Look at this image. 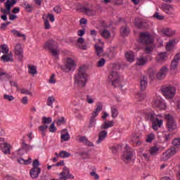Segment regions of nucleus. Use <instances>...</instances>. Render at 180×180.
<instances>
[{"mask_svg": "<svg viewBox=\"0 0 180 180\" xmlns=\"http://www.w3.org/2000/svg\"><path fill=\"white\" fill-rule=\"evenodd\" d=\"M141 114L145 117L146 120L152 122V127L153 130H158V128L162 126L164 120L158 118L154 112H151V110H141Z\"/></svg>", "mask_w": 180, "mask_h": 180, "instance_id": "1", "label": "nucleus"}, {"mask_svg": "<svg viewBox=\"0 0 180 180\" xmlns=\"http://www.w3.org/2000/svg\"><path fill=\"white\" fill-rule=\"evenodd\" d=\"M88 81V74H86V68L85 66H80L77 73L75 75V82L81 88H84L86 85Z\"/></svg>", "mask_w": 180, "mask_h": 180, "instance_id": "2", "label": "nucleus"}, {"mask_svg": "<svg viewBox=\"0 0 180 180\" xmlns=\"http://www.w3.org/2000/svg\"><path fill=\"white\" fill-rule=\"evenodd\" d=\"M140 41L143 44H146L145 52L150 54L154 50V44H153V37L148 32H142L140 34Z\"/></svg>", "mask_w": 180, "mask_h": 180, "instance_id": "3", "label": "nucleus"}, {"mask_svg": "<svg viewBox=\"0 0 180 180\" xmlns=\"http://www.w3.org/2000/svg\"><path fill=\"white\" fill-rule=\"evenodd\" d=\"M58 47V44L53 39H49L44 44V49L49 50L53 57H57V56H58L59 51Z\"/></svg>", "mask_w": 180, "mask_h": 180, "instance_id": "4", "label": "nucleus"}, {"mask_svg": "<svg viewBox=\"0 0 180 180\" xmlns=\"http://www.w3.org/2000/svg\"><path fill=\"white\" fill-rule=\"evenodd\" d=\"M161 91L166 99H172L175 96L176 89L172 85H165L161 87Z\"/></svg>", "mask_w": 180, "mask_h": 180, "instance_id": "5", "label": "nucleus"}, {"mask_svg": "<svg viewBox=\"0 0 180 180\" xmlns=\"http://www.w3.org/2000/svg\"><path fill=\"white\" fill-rule=\"evenodd\" d=\"M75 68H77V63L71 58H68L64 66L62 67V70L64 72H70V71H74Z\"/></svg>", "mask_w": 180, "mask_h": 180, "instance_id": "6", "label": "nucleus"}, {"mask_svg": "<svg viewBox=\"0 0 180 180\" xmlns=\"http://www.w3.org/2000/svg\"><path fill=\"white\" fill-rule=\"evenodd\" d=\"M108 80L112 83V86H115V88H117L120 86L121 82H120V77L119 76V73L113 70L112 71L109 76H108Z\"/></svg>", "mask_w": 180, "mask_h": 180, "instance_id": "7", "label": "nucleus"}, {"mask_svg": "<svg viewBox=\"0 0 180 180\" xmlns=\"http://www.w3.org/2000/svg\"><path fill=\"white\" fill-rule=\"evenodd\" d=\"M165 119L167 120L166 127L168 129V131H174L177 127L176 122L171 115L167 114L165 115Z\"/></svg>", "mask_w": 180, "mask_h": 180, "instance_id": "8", "label": "nucleus"}, {"mask_svg": "<svg viewBox=\"0 0 180 180\" xmlns=\"http://www.w3.org/2000/svg\"><path fill=\"white\" fill-rule=\"evenodd\" d=\"M134 155V151L131 150V148H130V146H127L126 150L122 155V160L124 162H125L126 164L130 162L131 160H133Z\"/></svg>", "mask_w": 180, "mask_h": 180, "instance_id": "9", "label": "nucleus"}, {"mask_svg": "<svg viewBox=\"0 0 180 180\" xmlns=\"http://www.w3.org/2000/svg\"><path fill=\"white\" fill-rule=\"evenodd\" d=\"M175 154H176V150L174 147L171 148L162 154L161 160L168 161V160H169L172 155H175Z\"/></svg>", "mask_w": 180, "mask_h": 180, "instance_id": "10", "label": "nucleus"}, {"mask_svg": "<svg viewBox=\"0 0 180 180\" xmlns=\"http://www.w3.org/2000/svg\"><path fill=\"white\" fill-rule=\"evenodd\" d=\"M152 105L154 108H159L160 109H165V103L162 101L161 97L154 98Z\"/></svg>", "mask_w": 180, "mask_h": 180, "instance_id": "11", "label": "nucleus"}, {"mask_svg": "<svg viewBox=\"0 0 180 180\" xmlns=\"http://www.w3.org/2000/svg\"><path fill=\"white\" fill-rule=\"evenodd\" d=\"M81 11L87 16H95L96 15V11L94 8H89L88 6H83L81 7Z\"/></svg>", "mask_w": 180, "mask_h": 180, "instance_id": "12", "label": "nucleus"}, {"mask_svg": "<svg viewBox=\"0 0 180 180\" xmlns=\"http://www.w3.org/2000/svg\"><path fill=\"white\" fill-rule=\"evenodd\" d=\"M168 68H167L166 66L162 67L157 74L158 79H164V78H165V77L167 76V74H168Z\"/></svg>", "mask_w": 180, "mask_h": 180, "instance_id": "13", "label": "nucleus"}, {"mask_svg": "<svg viewBox=\"0 0 180 180\" xmlns=\"http://www.w3.org/2000/svg\"><path fill=\"white\" fill-rule=\"evenodd\" d=\"M14 53L18 56L19 60L23 58V49H22V45L20 44H17L15 46Z\"/></svg>", "mask_w": 180, "mask_h": 180, "instance_id": "14", "label": "nucleus"}, {"mask_svg": "<svg viewBox=\"0 0 180 180\" xmlns=\"http://www.w3.org/2000/svg\"><path fill=\"white\" fill-rule=\"evenodd\" d=\"M167 58H168V53H167V52H161L157 55L156 61L158 63H165Z\"/></svg>", "mask_w": 180, "mask_h": 180, "instance_id": "15", "label": "nucleus"}, {"mask_svg": "<svg viewBox=\"0 0 180 180\" xmlns=\"http://www.w3.org/2000/svg\"><path fill=\"white\" fill-rule=\"evenodd\" d=\"M40 172H41V169L33 167L32 169H30V174L31 178H32V179H34L36 178H39Z\"/></svg>", "mask_w": 180, "mask_h": 180, "instance_id": "16", "label": "nucleus"}, {"mask_svg": "<svg viewBox=\"0 0 180 180\" xmlns=\"http://www.w3.org/2000/svg\"><path fill=\"white\" fill-rule=\"evenodd\" d=\"M108 136V131L103 130L98 134V139L96 141V144H101L102 141H105V139Z\"/></svg>", "mask_w": 180, "mask_h": 180, "instance_id": "17", "label": "nucleus"}, {"mask_svg": "<svg viewBox=\"0 0 180 180\" xmlns=\"http://www.w3.org/2000/svg\"><path fill=\"white\" fill-rule=\"evenodd\" d=\"M0 150L4 154H11V145L9 143H1L0 145Z\"/></svg>", "mask_w": 180, "mask_h": 180, "instance_id": "18", "label": "nucleus"}, {"mask_svg": "<svg viewBox=\"0 0 180 180\" xmlns=\"http://www.w3.org/2000/svg\"><path fill=\"white\" fill-rule=\"evenodd\" d=\"M106 53L108 58H113L117 54V50L115 47H110L108 49Z\"/></svg>", "mask_w": 180, "mask_h": 180, "instance_id": "19", "label": "nucleus"}, {"mask_svg": "<svg viewBox=\"0 0 180 180\" xmlns=\"http://www.w3.org/2000/svg\"><path fill=\"white\" fill-rule=\"evenodd\" d=\"M148 84V80L147 79V77L142 76L140 79L141 90L145 91L146 88H147Z\"/></svg>", "mask_w": 180, "mask_h": 180, "instance_id": "20", "label": "nucleus"}, {"mask_svg": "<svg viewBox=\"0 0 180 180\" xmlns=\"http://www.w3.org/2000/svg\"><path fill=\"white\" fill-rule=\"evenodd\" d=\"M148 58L146 56L142 55L139 56L136 60L137 65H145L146 63L148 61Z\"/></svg>", "mask_w": 180, "mask_h": 180, "instance_id": "21", "label": "nucleus"}, {"mask_svg": "<svg viewBox=\"0 0 180 180\" xmlns=\"http://www.w3.org/2000/svg\"><path fill=\"white\" fill-rule=\"evenodd\" d=\"M120 34L122 37H126L129 36V34H130V28L129 27V26L125 25L122 27L120 29Z\"/></svg>", "mask_w": 180, "mask_h": 180, "instance_id": "22", "label": "nucleus"}, {"mask_svg": "<svg viewBox=\"0 0 180 180\" xmlns=\"http://www.w3.org/2000/svg\"><path fill=\"white\" fill-rule=\"evenodd\" d=\"M12 58H13L12 52L6 53L1 57V60H2L4 63H9V61L12 62L13 61Z\"/></svg>", "mask_w": 180, "mask_h": 180, "instance_id": "23", "label": "nucleus"}, {"mask_svg": "<svg viewBox=\"0 0 180 180\" xmlns=\"http://www.w3.org/2000/svg\"><path fill=\"white\" fill-rule=\"evenodd\" d=\"M79 141H80V143H83L84 144H85V146H88V147H94V145L92 142L89 141L88 140V139H86V136H79Z\"/></svg>", "mask_w": 180, "mask_h": 180, "instance_id": "24", "label": "nucleus"}, {"mask_svg": "<svg viewBox=\"0 0 180 180\" xmlns=\"http://www.w3.org/2000/svg\"><path fill=\"white\" fill-rule=\"evenodd\" d=\"M162 9L165 13H167V15H172V13H174V8H172V6L169 4H164L162 6Z\"/></svg>", "mask_w": 180, "mask_h": 180, "instance_id": "25", "label": "nucleus"}, {"mask_svg": "<svg viewBox=\"0 0 180 180\" xmlns=\"http://www.w3.org/2000/svg\"><path fill=\"white\" fill-rule=\"evenodd\" d=\"M17 2L18 0H7L5 3V8H7V11H8V12H11L12 6H13V5H16Z\"/></svg>", "mask_w": 180, "mask_h": 180, "instance_id": "26", "label": "nucleus"}, {"mask_svg": "<svg viewBox=\"0 0 180 180\" xmlns=\"http://www.w3.org/2000/svg\"><path fill=\"white\" fill-rule=\"evenodd\" d=\"M100 34L104 39H110V37H112V34H110V32H109V30H108L107 29L101 30L100 31Z\"/></svg>", "mask_w": 180, "mask_h": 180, "instance_id": "27", "label": "nucleus"}, {"mask_svg": "<svg viewBox=\"0 0 180 180\" xmlns=\"http://www.w3.org/2000/svg\"><path fill=\"white\" fill-rule=\"evenodd\" d=\"M125 57L129 63H133L134 61V53L131 51H127L125 53Z\"/></svg>", "mask_w": 180, "mask_h": 180, "instance_id": "28", "label": "nucleus"}, {"mask_svg": "<svg viewBox=\"0 0 180 180\" xmlns=\"http://www.w3.org/2000/svg\"><path fill=\"white\" fill-rule=\"evenodd\" d=\"M162 32L165 36H167L168 37H172V36H174V34H175V31L169 28H165L162 30Z\"/></svg>", "mask_w": 180, "mask_h": 180, "instance_id": "29", "label": "nucleus"}, {"mask_svg": "<svg viewBox=\"0 0 180 180\" xmlns=\"http://www.w3.org/2000/svg\"><path fill=\"white\" fill-rule=\"evenodd\" d=\"M61 179H74V176L70 174V172L68 170H65L62 172Z\"/></svg>", "mask_w": 180, "mask_h": 180, "instance_id": "30", "label": "nucleus"}, {"mask_svg": "<svg viewBox=\"0 0 180 180\" xmlns=\"http://www.w3.org/2000/svg\"><path fill=\"white\" fill-rule=\"evenodd\" d=\"M90 169H91L90 176H91L92 178H94V179L98 180L99 174L96 173V167H91V168Z\"/></svg>", "mask_w": 180, "mask_h": 180, "instance_id": "31", "label": "nucleus"}, {"mask_svg": "<svg viewBox=\"0 0 180 180\" xmlns=\"http://www.w3.org/2000/svg\"><path fill=\"white\" fill-rule=\"evenodd\" d=\"M23 6L27 12H33V4H30L27 1H24Z\"/></svg>", "mask_w": 180, "mask_h": 180, "instance_id": "32", "label": "nucleus"}, {"mask_svg": "<svg viewBox=\"0 0 180 180\" xmlns=\"http://www.w3.org/2000/svg\"><path fill=\"white\" fill-rule=\"evenodd\" d=\"M19 164H23L24 165H29L32 164V158H29L27 160H24L23 158H19L17 160Z\"/></svg>", "mask_w": 180, "mask_h": 180, "instance_id": "33", "label": "nucleus"}, {"mask_svg": "<svg viewBox=\"0 0 180 180\" xmlns=\"http://www.w3.org/2000/svg\"><path fill=\"white\" fill-rule=\"evenodd\" d=\"M172 136H174V133L172 132H169L168 131H165L163 132V137L165 138V141L171 140V139H172Z\"/></svg>", "mask_w": 180, "mask_h": 180, "instance_id": "34", "label": "nucleus"}, {"mask_svg": "<svg viewBox=\"0 0 180 180\" xmlns=\"http://www.w3.org/2000/svg\"><path fill=\"white\" fill-rule=\"evenodd\" d=\"M11 33H13L15 37H23L24 40H26V35L25 34L20 33L19 31L15 29L11 30Z\"/></svg>", "mask_w": 180, "mask_h": 180, "instance_id": "35", "label": "nucleus"}, {"mask_svg": "<svg viewBox=\"0 0 180 180\" xmlns=\"http://www.w3.org/2000/svg\"><path fill=\"white\" fill-rule=\"evenodd\" d=\"M57 157H61V158H68L71 154L70 153L65 151V150H61L59 154L56 153Z\"/></svg>", "mask_w": 180, "mask_h": 180, "instance_id": "36", "label": "nucleus"}, {"mask_svg": "<svg viewBox=\"0 0 180 180\" xmlns=\"http://www.w3.org/2000/svg\"><path fill=\"white\" fill-rule=\"evenodd\" d=\"M113 121L105 122L101 125V129H108L109 127H113Z\"/></svg>", "mask_w": 180, "mask_h": 180, "instance_id": "37", "label": "nucleus"}, {"mask_svg": "<svg viewBox=\"0 0 180 180\" xmlns=\"http://www.w3.org/2000/svg\"><path fill=\"white\" fill-rule=\"evenodd\" d=\"M22 147L24 150H25V151H30V150H33V146L26 143L25 140H22Z\"/></svg>", "mask_w": 180, "mask_h": 180, "instance_id": "38", "label": "nucleus"}, {"mask_svg": "<svg viewBox=\"0 0 180 180\" xmlns=\"http://www.w3.org/2000/svg\"><path fill=\"white\" fill-rule=\"evenodd\" d=\"M158 151H160V148L157 146H153L150 148V155H157V154H158Z\"/></svg>", "mask_w": 180, "mask_h": 180, "instance_id": "39", "label": "nucleus"}, {"mask_svg": "<svg viewBox=\"0 0 180 180\" xmlns=\"http://www.w3.org/2000/svg\"><path fill=\"white\" fill-rule=\"evenodd\" d=\"M175 43V40H169V42L166 45V49L167 51H171L174 47V44Z\"/></svg>", "mask_w": 180, "mask_h": 180, "instance_id": "40", "label": "nucleus"}, {"mask_svg": "<svg viewBox=\"0 0 180 180\" xmlns=\"http://www.w3.org/2000/svg\"><path fill=\"white\" fill-rule=\"evenodd\" d=\"M96 53L97 56H102L103 54V48L98 46V44L95 45Z\"/></svg>", "mask_w": 180, "mask_h": 180, "instance_id": "41", "label": "nucleus"}, {"mask_svg": "<svg viewBox=\"0 0 180 180\" xmlns=\"http://www.w3.org/2000/svg\"><path fill=\"white\" fill-rule=\"evenodd\" d=\"M119 115V111L115 107H111V116L113 119L115 117H117V115Z\"/></svg>", "mask_w": 180, "mask_h": 180, "instance_id": "42", "label": "nucleus"}, {"mask_svg": "<svg viewBox=\"0 0 180 180\" xmlns=\"http://www.w3.org/2000/svg\"><path fill=\"white\" fill-rule=\"evenodd\" d=\"M48 126L46 125H41L39 127V130L41 132V136H46V130L48 129Z\"/></svg>", "mask_w": 180, "mask_h": 180, "instance_id": "43", "label": "nucleus"}, {"mask_svg": "<svg viewBox=\"0 0 180 180\" xmlns=\"http://www.w3.org/2000/svg\"><path fill=\"white\" fill-rule=\"evenodd\" d=\"M28 72L29 74H32L34 75V74H37V70L36 69V66L32 65L28 67Z\"/></svg>", "mask_w": 180, "mask_h": 180, "instance_id": "44", "label": "nucleus"}, {"mask_svg": "<svg viewBox=\"0 0 180 180\" xmlns=\"http://www.w3.org/2000/svg\"><path fill=\"white\" fill-rule=\"evenodd\" d=\"M86 102L89 103V105H92V103H95V98L92 96L87 95L86 98Z\"/></svg>", "mask_w": 180, "mask_h": 180, "instance_id": "45", "label": "nucleus"}, {"mask_svg": "<svg viewBox=\"0 0 180 180\" xmlns=\"http://www.w3.org/2000/svg\"><path fill=\"white\" fill-rule=\"evenodd\" d=\"M97 115H94V114H92V116L90 118V125L89 127H94V126H95V124L96 123V119H95Z\"/></svg>", "mask_w": 180, "mask_h": 180, "instance_id": "46", "label": "nucleus"}, {"mask_svg": "<svg viewBox=\"0 0 180 180\" xmlns=\"http://www.w3.org/2000/svg\"><path fill=\"white\" fill-rule=\"evenodd\" d=\"M102 111V105H97L96 110L92 112V114L94 115V116H98V115H99V112Z\"/></svg>", "mask_w": 180, "mask_h": 180, "instance_id": "47", "label": "nucleus"}, {"mask_svg": "<svg viewBox=\"0 0 180 180\" xmlns=\"http://www.w3.org/2000/svg\"><path fill=\"white\" fill-rule=\"evenodd\" d=\"M0 49H1V52L4 54L9 53V49L8 48V46H6V44L1 45Z\"/></svg>", "mask_w": 180, "mask_h": 180, "instance_id": "48", "label": "nucleus"}, {"mask_svg": "<svg viewBox=\"0 0 180 180\" xmlns=\"http://www.w3.org/2000/svg\"><path fill=\"white\" fill-rule=\"evenodd\" d=\"M60 139L63 141H68V140H70V134H68V132H66V134H62Z\"/></svg>", "mask_w": 180, "mask_h": 180, "instance_id": "49", "label": "nucleus"}, {"mask_svg": "<svg viewBox=\"0 0 180 180\" xmlns=\"http://www.w3.org/2000/svg\"><path fill=\"white\" fill-rule=\"evenodd\" d=\"M51 117H42V123L44 124H50L51 123Z\"/></svg>", "mask_w": 180, "mask_h": 180, "instance_id": "50", "label": "nucleus"}, {"mask_svg": "<svg viewBox=\"0 0 180 180\" xmlns=\"http://www.w3.org/2000/svg\"><path fill=\"white\" fill-rule=\"evenodd\" d=\"M106 63V60H105V58H101L98 60V63H97V67L101 68V67H103V65H105Z\"/></svg>", "mask_w": 180, "mask_h": 180, "instance_id": "51", "label": "nucleus"}, {"mask_svg": "<svg viewBox=\"0 0 180 180\" xmlns=\"http://www.w3.org/2000/svg\"><path fill=\"white\" fill-rule=\"evenodd\" d=\"M20 91V93L22 94L23 95L32 96V92H30V91H29L27 89L22 88Z\"/></svg>", "mask_w": 180, "mask_h": 180, "instance_id": "52", "label": "nucleus"}, {"mask_svg": "<svg viewBox=\"0 0 180 180\" xmlns=\"http://www.w3.org/2000/svg\"><path fill=\"white\" fill-rule=\"evenodd\" d=\"M49 131L50 133H56L57 131V127H56V125L54 124V123H52L49 126Z\"/></svg>", "mask_w": 180, "mask_h": 180, "instance_id": "53", "label": "nucleus"}, {"mask_svg": "<svg viewBox=\"0 0 180 180\" xmlns=\"http://www.w3.org/2000/svg\"><path fill=\"white\" fill-rule=\"evenodd\" d=\"M154 137H155L154 134H150L146 137V142L151 143V141H153V140H154Z\"/></svg>", "mask_w": 180, "mask_h": 180, "instance_id": "54", "label": "nucleus"}, {"mask_svg": "<svg viewBox=\"0 0 180 180\" xmlns=\"http://www.w3.org/2000/svg\"><path fill=\"white\" fill-rule=\"evenodd\" d=\"M54 101H56V98H54V96H49L48 98V101H47L48 106H51V105H53V102H54Z\"/></svg>", "mask_w": 180, "mask_h": 180, "instance_id": "55", "label": "nucleus"}, {"mask_svg": "<svg viewBox=\"0 0 180 180\" xmlns=\"http://www.w3.org/2000/svg\"><path fill=\"white\" fill-rule=\"evenodd\" d=\"M136 98H137V99H139V101H144V99L146 98V94L139 93L136 96Z\"/></svg>", "mask_w": 180, "mask_h": 180, "instance_id": "56", "label": "nucleus"}, {"mask_svg": "<svg viewBox=\"0 0 180 180\" xmlns=\"http://www.w3.org/2000/svg\"><path fill=\"white\" fill-rule=\"evenodd\" d=\"M64 123H65L64 117H62L58 119L56 121V124H58V126H61V124H64Z\"/></svg>", "mask_w": 180, "mask_h": 180, "instance_id": "57", "label": "nucleus"}, {"mask_svg": "<svg viewBox=\"0 0 180 180\" xmlns=\"http://www.w3.org/2000/svg\"><path fill=\"white\" fill-rule=\"evenodd\" d=\"M172 144L173 146H174V147L180 146V138L174 139V141H172Z\"/></svg>", "mask_w": 180, "mask_h": 180, "instance_id": "58", "label": "nucleus"}, {"mask_svg": "<svg viewBox=\"0 0 180 180\" xmlns=\"http://www.w3.org/2000/svg\"><path fill=\"white\" fill-rule=\"evenodd\" d=\"M141 155L143 160H145L146 161H150V155H148V153H142Z\"/></svg>", "mask_w": 180, "mask_h": 180, "instance_id": "59", "label": "nucleus"}, {"mask_svg": "<svg viewBox=\"0 0 180 180\" xmlns=\"http://www.w3.org/2000/svg\"><path fill=\"white\" fill-rule=\"evenodd\" d=\"M49 84H56V75L53 74L49 78Z\"/></svg>", "mask_w": 180, "mask_h": 180, "instance_id": "60", "label": "nucleus"}, {"mask_svg": "<svg viewBox=\"0 0 180 180\" xmlns=\"http://www.w3.org/2000/svg\"><path fill=\"white\" fill-rule=\"evenodd\" d=\"M179 62H177L176 60H172V63H171V68L172 70H175V68H176V67H178V63Z\"/></svg>", "mask_w": 180, "mask_h": 180, "instance_id": "61", "label": "nucleus"}, {"mask_svg": "<svg viewBox=\"0 0 180 180\" xmlns=\"http://www.w3.org/2000/svg\"><path fill=\"white\" fill-rule=\"evenodd\" d=\"M135 26L139 28L141 27V26H143V23L141 22V21H140V20H139V18L135 19Z\"/></svg>", "mask_w": 180, "mask_h": 180, "instance_id": "62", "label": "nucleus"}, {"mask_svg": "<svg viewBox=\"0 0 180 180\" xmlns=\"http://www.w3.org/2000/svg\"><path fill=\"white\" fill-rule=\"evenodd\" d=\"M4 99H6V101H13V99H15V98L13 96L11 95H8V94H5L4 96Z\"/></svg>", "mask_w": 180, "mask_h": 180, "instance_id": "63", "label": "nucleus"}, {"mask_svg": "<svg viewBox=\"0 0 180 180\" xmlns=\"http://www.w3.org/2000/svg\"><path fill=\"white\" fill-rule=\"evenodd\" d=\"M39 165H40V162H39V160L37 159L34 160L32 163L33 168H40L39 167Z\"/></svg>", "mask_w": 180, "mask_h": 180, "instance_id": "64", "label": "nucleus"}]
</instances>
